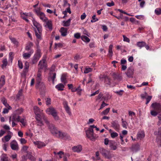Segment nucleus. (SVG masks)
Returning a JSON list of instances; mask_svg holds the SVG:
<instances>
[{"instance_id": "58", "label": "nucleus", "mask_w": 161, "mask_h": 161, "mask_svg": "<svg viewBox=\"0 0 161 161\" xmlns=\"http://www.w3.org/2000/svg\"><path fill=\"white\" fill-rule=\"evenodd\" d=\"M11 136L10 135H7L5 136L4 137L5 140L6 142H8L11 139Z\"/></svg>"}, {"instance_id": "42", "label": "nucleus", "mask_w": 161, "mask_h": 161, "mask_svg": "<svg viewBox=\"0 0 161 161\" xmlns=\"http://www.w3.org/2000/svg\"><path fill=\"white\" fill-rule=\"evenodd\" d=\"M154 12L157 15H158L161 14V8H156L154 11Z\"/></svg>"}, {"instance_id": "62", "label": "nucleus", "mask_w": 161, "mask_h": 161, "mask_svg": "<svg viewBox=\"0 0 161 161\" xmlns=\"http://www.w3.org/2000/svg\"><path fill=\"white\" fill-rule=\"evenodd\" d=\"M53 76L51 77V79L52 80L53 83L54 84V81L56 76V74L54 73L52 74Z\"/></svg>"}, {"instance_id": "34", "label": "nucleus", "mask_w": 161, "mask_h": 161, "mask_svg": "<svg viewBox=\"0 0 161 161\" xmlns=\"http://www.w3.org/2000/svg\"><path fill=\"white\" fill-rule=\"evenodd\" d=\"M65 133V132H62L59 130L56 137L63 139V138H64V135Z\"/></svg>"}, {"instance_id": "52", "label": "nucleus", "mask_w": 161, "mask_h": 161, "mask_svg": "<svg viewBox=\"0 0 161 161\" xmlns=\"http://www.w3.org/2000/svg\"><path fill=\"white\" fill-rule=\"evenodd\" d=\"M11 107L10 106H9V108H4L3 109V114H6L8 112L9 110H10L11 109Z\"/></svg>"}, {"instance_id": "8", "label": "nucleus", "mask_w": 161, "mask_h": 161, "mask_svg": "<svg viewBox=\"0 0 161 161\" xmlns=\"http://www.w3.org/2000/svg\"><path fill=\"white\" fill-rule=\"evenodd\" d=\"M20 16L21 18L27 22L28 23L29 20L28 19V18L29 17H32V14L31 13H20Z\"/></svg>"}, {"instance_id": "43", "label": "nucleus", "mask_w": 161, "mask_h": 161, "mask_svg": "<svg viewBox=\"0 0 161 161\" xmlns=\"http://www.w3.org/2000/svg\"><path fill=\"white\" fill-rule=\"evenodd\" d=\"M23 90L20 89L19 90L18 93L16 95V98L17 99L19 100L20 97L22 95Z\"/></svg>"}, {"instance_id": "7", "label": "nucleus", "mask_w": 161, "mask_h": 161, "mask_svg": "<svg viewBox=\"0 0 161 161\" xmlns=\"http://www.w3.org/2000/svg\"><path fill=\"white\" fill-rule=\"evenodd\" d=\"M86 134L87 137L91 140L94 139L93 129L89 128L86 131Z\"/></svg>"}, {"instance_id": "29", "label": "nucleus", "mask_w": 161, "mask_h": 161, "mask_svg": "<svg viewBox=\"0 0 161 161\" xmlns=\"http://www.w3.org/2000/svg\"><path fill=\"white\" fill-rule=\"evenodd\" d=\"M70 18L66 21H63V25L64 26H69L70 25V21L71 20Z\"/></svg>"}, {"instance_id": "48", "label": "nucleus", "mask_w": 161, "mask_h": 161, "mask_svg": "<svg viewBox=\"0 0 161 161\" xmlns=\"http://www.w3.org/2000/svg\"><path fill=\"white\" fill-rule=\"evenodd\" d=\"M110 109V108H107L105 110L103 111L102 114L104 115H106L109 112Z\"/></svg>"}, {"instance_id": "5", "label": "nucleus", "mask_w": 161, "mask_h": 161, "mask_svg": "<svg viewBox=\"0 0 161 161\" xmlns=\"http://www.w3.org/2000/svg\"><path fill=\"white\" fill-rule=\"evenodd\" d=\"M100 151L101 153L105 158L110 159L112 157V155L109 151L103 148L101 149Z\"/></svg>"}, {"instance_id": "4", "label": "nucleus", "mask_w": 161, "mask_h": 161, "mask_svg": "<svg viewBox=\"0 0 161 161\" xmlns=\"http://www.w3.org/2000/svg\"><path fill=\"white\" fill-rule=\"evenodd\" d=\"M49 130L51 134L53 136L56 137L59 130H58L54 125L52 124H50L49 122L48 124H47Z\"/></svg>"}, {"instance_id": "39", "label": "nucleus", "mask_w": 161, "mask_h": 161, "mask_svg": "<svg viewBox=\"0 0 161 161\" xmlns=\"http://www.w3.org/2000/svg\"><path fill=\"white\" fill-rule=\"evenodd\" d=\"M3 64L2 65L1 67L3 69L5 68L8 64V61L6 58L4 59L3 61Z\"/></svg>"}, {"instance_id": "14", "label": "nucleus", "mask_w": 161, "mask_h": 161, "mask_svg": "<svg viewBox=\"0 0 161 161\" xmlns=\"http://www.w3.org/2000/svg\"><path fill=\"white\" fill-rule=\"evenodd\" d=\"M34 144L37 146V148L39 149H41L45 147L46 144L43 142L40 141H36L33 142Z\"/></svg>"}, {"instance_id": "41", "label": "nucleus", "mask_w": 161, "mask_h": 161, "mask_svg": "<svg viewBox=\"0 0 161 161\" xmlns=\"http://www.w3.org/2000/svg\"><path fill=\"white\" fill-rule=\"evenodd\" d=\"M82 58V56L80 54H77L74 57V59L75 61L76 62Z\"/></svg>"}, {"instance_id": "38", "label": "nucleus", "mask_w": 161, "mask_h": 161, "mask_svg": "<svg viewBox=\"0 0 161 161\" xmlns=\"http://www.w3.org/2000/svg\"><path fill=\"white\" fill-rule=\"evenodd\" d=\"M145 135L143 132H139L137 134V138L138 139H141L144 137Z\"/></svg>"}, {"instance_id": "40", "label": "nucleus", "mask_w": 161, "mask_h": 161, "mask_svg": "<svg viewBox=\"0 0 161 161\" xmlns=\"http://www.w3.org/2000/svg\"><path fill=\"white\" fill-rule=\"evenodd\" d=\"M66 75L65 74L62 75L61 78V80L64 84L66 83Z\"/></svg>"}, {"instance_id": "57", "label": "nucleus", "mask_w": 161, "mask_h": 161, "mask_svg": "<svg viewBox=\"0 0 161 161\" xmlns=\"http://www.w3.org/2000/svg\"><path fill=\"white\" fill-rule=\"evenodd\" d=\"M77 90L76 91L77 92V93L79 95H81V91H82V89L80 88V86H79L77 88Z\"/></svg>"}, {"instance_id": "21", "label": "nucleus", "mask_w": 161, "mask_h": 161, "mask_svg": "<svg viewBox=\"0 0 161 161\" xmlns=\"http://www.w3.org/2000/svg\"><path fill=\"white\" fill-rule=\"evenodd\" d=\"M72 149L74 152L79 153L82 150V147L81 145H78L73 147Z\"/></svg>"}, {"instance_id": "51", "label": "nucleus", "mask_w": 161, "mask_h": 161, "mask_svg": "<svg viewBox=\"0 0 161 161\" xmlns=\"http://www.w3.org/2000/svg\"><path fill=\"white\" fill-rule=\"evenodd\" d=\"M19 141L21 144H25L27 142V140L24 138H21L19 139Z\"/></svg>"}, {"instance_id": "49", "label": "nucleus", "mask_w": 161, "mask_h": 161, "mask_svg": "<svg viewBox=\"0 0 161 161\" xmlns=\"http://www.w3.org/2000/svg\"><path fill=\"white\" fill-rule=\"evenodd\" d=\"M118 135V134L116 132H113L111 133L110 136L112 138H114L117 137Z\"/></svg>"}, {"instance_id": "17", "label": "nucleus", "mask_w": 161, "mask_h": 161, "mask_svg": "<svg viewBox=\"0 0 161 161\" xmlns=\"http://www.w3.org/2000/svg\"><path fill=\"white\" fill-rule=\"evenodd\" d=\"M134 69L132 67H129L125 72L127 76L129 78L132 77L134 74Z\"/></svg>"}, {"instance_id": "1", "label": "nucleus", "mask_w": 161, "mask_h": 161, "mask_svg": "<svg viewBox=\"0 0 161 161\" xmlns=\"http://www.w3.org/2000/svg\"><path fill=\"white\" fill-rule=\"evenodd\" d=\"M34 111L35 114V119L37 122V125L42 126L44 125L42 120L45 121L46 124H49V121L45 117L43 113V110H41L37 106H35L33 107Z\"/></svg>"}, {"instance_id": "47", "label": "nucleus", "mask_w": 161, "mask_h": 161, "mask_svg": "<svg viewBox=\"0 0 161 161\" xmlns=\"http://www.w3.org/2000/svg\"><path fill=\"white\" fill-rule=\"evenodd\" d=\"M105 82L108 85H110L111 84L110 79L108 77L105 78Z\"/></svg>"}, {"instance_id": "20", "label": "nucleus", "mask_w": 161, "mask_h": 161, "mask_svg": "<svg viewBox=\"0 0 161 161\" xmlns=\"http://www.w3.org/2000/svg\"><path fill=\"white\" fill-rule=\"evenodd\" d=\"M130 149L133 152H136L140 149V145L138 143L133 144L130 147Z\"/></svg>"}, {"instance_id": "36", "label": "nucleus", "mask_w": 161, "mask_h": 161, "mask_svg": "<svg viewBox=\"0 0 161 161\" xmlns=\"http://www.w3.org/2000/svg\"><path fill=\"white\" fill-rule=\"evenodd\" d=\"M9 38L11 40V42L15 45H17L18 44L19 42L16 39L12 37L11 36H9Z\"/></svg>"}, {"instance_id": "16", "label": "nucleus", "mask_w": 161, "mask_h": 161, "mask_svg": "<svg viewBox=\"0 0 161 161\" xmlns=\"http://www.w3.org/2000/svg\"><path fill=\"white\" fill-rule=\"evenodd\" d=\"M151 106L153 107L154 110L158 112H160L161 111V105L159 103H153L152 104Z\"/></svg>"}, {"instance_id": "35", "label": "nucleus", "mask_w": 161, "mask_h": 161, "mask_svg": "<svg viewBox=\"0 0 161 161\" xmlns=\"http://www.w3.org/2000/svg\"><path fill=\"white\" fill-rule=\"evenodd\" d=\"M81 40L85 42H89L90 41V39L85 36H82L81 37Z\"/></svg>"}, {"instance_id": "54", "label": "nucleus", "mask_w": 161, "mask_h": 161, "mask_svg": "<svg viewBox=\"0 0 161 161\" xmlns=\"http://www.w3.org/2000/svg\"><path fill=\"white\" fill-rule=\"evenodd\" d=\"M92 69L90 68H86L85 69V70L84 71V73L85 74H87L89 72H91L92 71Z\"/></svg>"}, {"instance_id": "18", "label": "nucleus", "mask_w": 161, "mask_h": 161, "mask_svg": "<svg viewBox=\"0 0 161 161\" xmlns=\"http://www.w3.org/2000/svg\"><path fill=\"white\" fill-rule=\"evenodd\" d=\"M34 52V50H31L28 53H23V58L25 59L29 58Z\"/></svg>"}, {"instance_id": "64", "label": "nucleus", "mask_w": 161, "mask_h": 161, "mask_svg": "<svg viewBox=\"0 0 161 161\" xmlns=\"http://www.w3.org/2000/svg\"><path fill=\"white\" fill-rule=\"evenodd\" d=\"M57 155H59V158H62V155L64 154V153L61 151H60L58 152L57 153Z\"/></svg>"}, {"instance_id": "9", "label": "nucleus", "mask_w": 161, "mask_h": 161, "mask_svg": "<svg viewBox=\"0 0 161 161\" xmlns=\"http://www.w3.org/2000/svg\"><path fill=\"white\" fill-rule=\"evenodd\" d=\"M36 12L38 16L43 22H44L47 21L48 19L46 17L45 14L43 13L39 10L36 11Z\"/></svg>"}, {"instance_id": "37", "label": "nucleus", "mask_w": 161, "mask_h": 161, "mask_svg": "<svg viewBox=\"0 0 161 161\" xmlns=\"http://www.w3.org/2000/svg\"><path fill=\"white\" fill-rule=\"evenodd\" d=\"M23 112V109L22 108H19L14 112L15 114L19 115L21 114Z\"/></svg>"}, {"instance_id": "12", "label": "nucleus", "mask_w": 161, "mask_h": 161, "mask_svg": "<svg viewBox=\"0 0 161 161\" xmlns=\"http://www.w3.org/2000/svg\"><path fill=\"white\" fill-rule=\"evenodd\" d=\"M11 149L14 150H18L19 147L17 142L15 140L12 141L10 143Z\"/></svg>"}, {"instance_id": "25", "label": "nucleus", "mask_w": 161, "mask_h": 161, "mask_svg": "<svg viewBox=\"0 0 161 161\" xmlns=\"http://www.w3.org/2000/svg\"><path fill=\"white\" fill-rule=\"evenodd\" d=\"M5 76L4 75H2L0 79V89L5 85Z\"/></svg>"}, {"instance_id": "19", "label": "nucleus", "mask_w": 161, "mask_h": 161, "mask_svg": "<svg viewBox=\"0 0 161 161\" xmlns=\"http://www.w3.org/2000/svg\"><path fill=\"white\" fill-rule=\"evenodd\" d=\"M34 25L36 27L37 31H42V27L41 25L35 21L34 19L32 20Z\"/></svg>"}, {"instance_id": "61", "label": "nucleus", "mask_w": 161, "mask_h": 161, "mask_svg": "<svg viewBox=\"0 0 161 161\" xmlns=\"http://www.w3.org/2000/svg\"><path fill=\"white\" fill-rule=\"evenodd\" d=\"M18 65L19 68L22 69L23 68V65L22 62L20 60L18 61Z\"/></svg>"}, {"instance_id": "55", "label": "nucleus", "mask_w": 161, "mask_h": 161, "mask_svg": "<svg viewBox=\"0 0 161 161\" xmlns=\"http://www.w3.org/2000/svg\"><path fill=\"white\" fill-rule=\"evenodd\" d=\"M28 147L27 146H23L22 148L21 149V151L22 152H25V153H27L28 152L27 151Z\"/></svg>"}, {"instance_id": "31", "label": "nucleus", "mask_w": 161, "mask_h": 161, "mask_svg": "<svg viewBox=\"0 0 161 161\" xmlns=\"http://www.w3.org/2000/svg\"><path fill=\"white\" fill-rule=\"evenodd\" d=\"M1 161H8V157L5 154H3L0 157Z\"/></svg>"}, {"instance_id": "30", "label": "nucleus", "mask_w": 161, "mask_h": 161, "mask_svg": "<svg viewBox=\"0 0 161 161\" xmlns=\"http://www.w3.org/2000/svg\"><path fill=\"white\" fill-rule=\"evenodd\" d=\"M44 22H46L45 26H47L49 29L51 30L52 29L51 21L50 20H48V19H47V21H45Z\"/></svg>"}, {"instance_id": "23", "label": "nucleus", "mask_w": 161, "mask_h": 161, "mask_svg": "<svg viewBox=\"0 0 161 161\" xmlns=\"http://www.w3.org/2000/svg\"><path fill=\"white\" fill-rule=\"evenodd\" d=\"M116 143V142L115 141H110L109 146L111 149L115 150L117 149Z\"/></svg>"}, {"instance_id": "46", "label": "nucleus", "mask_w": 161, "mask_h": 161, "mask_svg": "<svg viewBox=\"0 0 161 161\" xmlns=\"http://www.w3.org/2000/svg\"><path fill=\"white\" fill-rule=\"evenodd\" d=\"M113 47V45H110L108 49V53L110 54V56H112L113 55V51H112V48Z\"/></svg>"}, {"instance_id": "3", "label": "nucleus", "mask_w": 161, "mask_h": 161, "mask_svg": "<svg viewBox=\"0 0 161 161\" xmlns=\"http://www.w3.org/2000/svg\"><path fill=\"white\" fill-rule=\"evenodd\" d=\"M46 111L48 114L52 115L55 120H58L59 119L57 111L54 108L52 107L46 109Z\"/></svg>"}, {"instance_id": "10", "label": "nucleus", "mask_w": 161, "mask_h": 161, "mask_svg": "<svg viewBox=\"0 0 161 161\" xmlns=\"http://www.w3.org/2000/svg\"><path fill=\"white\" fill-rule=\"evenodd\" d=\"M111 126L116 131H118L119 130L120 125H119L118 121L117 120H114L111 122Z\"/></svg>"}, {"instance_id": "26", "label": "nucleus", "mask_w": 161, "mask_h": 161, "mask_svg": "<svg viewBox=\"0 0 161 161\" xmlns=\"http://www.w3.org/2000/svg\"><path fill=\"white\" fill-rule=\"evenodd\" d=\"M55 87L58 91H63L64 90V86L62 83H59L56 85Z\"/></svg>"}, {"instance_id": "15", "label": "nucleus", "mask_w": 161, "mask_h": 161, "mask_svg": "<svg viewBox=\"0 0 161 161\" xmlns=\"http://www.w3.org/2000/svg\"><path fill=\"white\" fill-rule=\"evenodd\" d=\"M63 104L66 111L69 115H71L70 108L68 105V102L65 100H64L63 102Z\"/></svg>"}, {"instance_id": "22", "label": "nucleus", "mask_w": 161, "mask_h": 161, "mask_svg": "<svg viewBox=\"0 0 161 161\" xmlns=\"http://www.w3.org/2000/svg\"><path fill=\"white\" fill-rule=\"evenodd\" d=\"M33 46V44L32 42H28L25 45V50L27 51H31V50H33L31 49V48Z\"/></svg>"}, {"instance_id": "11", "label": "nucleus", "mask_w": 161, "mask_h": 161, "mask_svg": "<svg viewBox=\"0 0 161 161\" xmlns=\"http://www.w3.org/2000/svg\"><path fill=\"white\" fill-rule=\"evenodd\" d=\"M136 46L140 48L145 47L146 49L148 50L149 48V47L148 45H147L146 43L144 41L139 42H137Z\"/></svg>"}, {"instance_id": "53", "label": "nucleus", "mask_w": 161, "mask_h": 161, "mask_svg": "<svg viewBox=\"0 0 161 161\" xmlns=\"http://www.w3.org/2000/svg\"><path fill=\"white\" fill-rule=\"evenodd\" d=\"M92 19L91 20V21L92 23L95 22L97 21L98 19L96 18V15H93L92 17Z\"/></svg>"}, {"instance_id": "59", "label": "nucleus", "mask_w": 161, "mask_h": 161, "mask_svg": "<svg viewBox=\"0 0 161 161\" xmlns=\"http://www.w3.org/2000/svg\"><path fill=\"white\" fill-rule=\"evenodd\" d=\"M124 91L123 90H120L119 91L115 92V93L119 96H122L123 95Z\"/></svg>"}, {"instance_id": "13", "label": "nucleus", "mask_w": 161, "mask_h": 161, "mask_svg": "<svg viewBox=\"0 0 161 161\" xmlns=\"http://www.w3.org/2000/svg\"><path fill=\"white\" fill-rule=\"evenodd\" d=\"M34 29L35 36L37 39V41L38 43L36 44V45L38 44H38L39 43V42L38 41L41 40L42 39V31H37L36 29Z\"/></svg>"}, {"instance_id": "56", "label": "nucleus", "mask_w": 161, "mask_h": 161, "mask_svg": "<svg viewBox=\"0 0 161 161\" xmlns=\"http://www.w3.org/2000/svg\"><path fill=\"white\" fill-rule=\"evenodd\" d=\"M152 98V96H147V97L146 98V104H147L149 103V102L151 100Z\"/></svg>"}, {"instance_id": "60", "label": "nucleus", "mask_w": 161, "mask_h": 161, "mask_svg": "<svg viewBox=\"0 0 161 161\" xmlns=\"http://www.w3.org/2000/svg\"><path fill=\"white\" fill-rule=\"evenodd\" d=\"M63 139H68V140H70V136L67 134L66 133H65L64 136V138H63Z\"/></svg>"}, {"instance_id": "27", "label": "nucleus", "mask_w": 161, "mask_h": 161, "mask_svg": "<svg viewBox=\"0 0 161 161\" xmlns=\"http://www.w3.org/2000/svg\"><path fill=\"white\" fill-rule=\"evenodd\" d=\"M67 31L68 29L67 28L61 27L60 30L61 35L63 36H66L67 35Z\"/></svg>"}, {"instance_id": "28", "label": "nucleus", "mask_w": 161, "mask_h": 161, "mask_svg": "<svg viewBox=\"0 0 161 161\" xmlns=\"http://www.w3.org/2000/svg\"><path fill=\"white\" fill-rule=\"evenodd\" d=\"M26 155V157H27L28 158L32 161H36V158L32 155L31 153H27Z\"/></svg>"}, {"instance_id": "2", "label": "nucleus", "mask_w": 161, "mask_h": 161, "mask_svg": "<svg viewBox=\"0 0 161 161\" xmlns=\"http://www.w3.org/2000/svg\"><path fill=\"white\" fill-rule=\"evenodd\" d=\"M42 55L41 50L40 49V46L38 44L37 45L36 50V53L33 56L32 59V64L36 63L40 59Z\"/></svg>"}, {"instance_id": "63", "label": "nucleus", "mask_w": 161, "mask_h": 161, "mask_svg": "<svg viewBox=\"0 0 161 161\" xmlns=\"http://www.w3.org/2000/svg\"><path fill=\"white\" fill-rule=\"evenodd\" d=\"M123 40L124 41L126 42H129L130 40L129 38L126 37L125 35H123Z\"/></svg>"}, {"instance_id": "44", "label": "nucleus", "mask_w": 161, "mask_h": 161, "mask_svg": "<svg viewBox=\"0 0 161 161\" xmlns=\"http://www.w3.org/2000/svg\"><path fill=\"white\" fill-rule=\"evenodd\" d=\"M20 122L22 125L24 126H25L26 123V120L25 118H21L19 122Z\"/></svg>"}, {"instance_id": "45", "label": "nucleus", "mask_w": 161, "mask_h": 161, "mask_svg": "<svg viewBox=\"0 0 161 161\" xmlns=\"http://www.w3.org/2000/svg\"><path fill=\"white\" fill-rule=\"evenodd\" d=\"M121 121L122 127L126 129L127 125V122L125 121L124 120L123 118L121 119Z\"/></svg>"}, {"instance_id": "6", "label": "nucleus", "mask_w": 161, "mask_h": 161, "mask_svg": "<svg viewBox=\"0 0 161 161\" xmlns=\"http://www.w3.org/2000/svg\"><path fill=\"white\" fill-rule=\"evenodd\" d=\"M47 57V56L46 55L43 56L42 60L39 61L38 64V70H39V71H40V69H45L46 67L47 68V64L45 62Z\"/></svg>"}, {"instance_id": "50", "label": "nucleus", "mask_w": 161, "mask_h": 161, "mask_svg": "<svg viewBox=\"0 0 161 161\" xmlns=\"http://www.w3.org/2000/svg\"><path fill=\"white\" fill-rule=\"evenodd\" d=\"M29 67V64L28 62H26L25 64L24 69L27 71Z\"/></svg>"}, {"instance_id": "32", "label": "nucleus", "mask_w": 161, "mask_h": 161, "mask_svg": "<svg viewBox=\"0 0 161 161\" xmlns=\"http://www.w3.org/2000/svg\"><path fill=\"white\" fill-rule=\"evenodd\" d=\"M113 76L115 80H117L119 81H120L122 79L121 77L119 74L114 73L113 74Z\"/></svg>"}, {"instance_id": "33", "label": "nucleus", "mask_w": 161, "mask_h": 161, "mask_svg": "<svg viewBox=\"0 0 161 161\" xmlns=\"http://www.w3.org/2000/svg\"><path fill=\"white\" fill-rule=\"evenodd\" d=\"M39 72V70H38L36 79V83H39L42 82L41 81L42 80L41 74Z\"/></svg>"}, {"instance_id": "24", "label": "nucleus", "mask_w": 161, "mask_h": 161, "mask_svg": "<svg viewBox=\"0 0 161 161\" xmlns=\"http://www.w3.org/2000/svg\"><path fill=\"white\" fill-rule=\"evenodd\" d=\"M36 88L42 90H44L45 88V84L43 82L36 83Z\"/></svg>"}]
</instances>
